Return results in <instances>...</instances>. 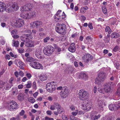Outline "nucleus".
Masks as SVG:
<instances>
[{
	"instance_id": "1",
	"label": "nucleus",
	"mask_w": 120,
	"mask_h": 120,
	"mask_svg": "<svg viewBox=\"0 0 120 120\" xmlns=\"http://www.w3.org/2000/svg\"><path fill=\"white\" fill-rule=\"evenodd\" d=\"M36 14V12L35 11L32 10L30 11L29 13L22 12L20 14V16L22 18L26 19H29L32 17L35 16Z\"/></svg>"
},
{
	"instance_id": "2",
	"label": "nucleus",
	"mask_w": 120,
	"mask_h": 120,
	"mask_svg": "<svg viewBox=\"0 0 120 120\" xmlns=\"http://www.w3.org/2000/svg\"><path fill=\"white\" fill-rule=\"evenodd\" d=\"M19 8L18 4L14 3L8 5L7 7H6L5 11L8 12H11L18 10Z\"/></svg>"
},
{
	"instance_id": "3",
	"label": "nucleus",
	"mask_w": 120,
	"mask_h": 120,
	"mask_svg": "<svg viewBox=\"0 0 120 120\" xmlns=\"http://www.w3.org/2000/svg\"><path fill=\"white\" fill-rule=\"evenodd\" d=\"M56 31L59 33L63 34L66 31V26L64 24L57 23L56 26Z\"/></svg>"
},
{
	"instance_id": "4",
	"label": "nucleus",
	"mask_w": 120,
	"mask_h": 120,
	"mask_svg": "<svg viewBox=\"0 0 120 120\" xmlns=\"http://www.w3.org/2000/svg\"><path fill=\"white\" fill-rule=\"evenodd\" d=\"M55 49L52 46L49 45L44 47L43 49V52L44 54L48 56L51 55L54 52Z\"/></svg>"
},
{
	"instance_id": "5",
	"label": "nucleus",
	"mask_w": 120,
	"mask_h": 120,
	"mask_svg": "<svg viewBox=\"0 0 120 120\" xmlns=\"http://www.w3.org/2000/svg\"><path fill=\"white\" fill-rule=\"evenodd\" d=\"M88 92L84 89H81L79 91L78 94L80 99L84 101L88 97Z\"/></svg>"
},
{
	"instance_id": "6",
	"label": "nucleus",
	"mask_w": 120,
	"mask_h": 120,
	"mask_svg": "<svg viewBox=\"0 0 120 120\" xmlns=\"http://www.w3.org/2000/svg\"><path fill=\"white\" fill-rule=\"evenodd\" d=\"M56 84L54 82H51L47 83L46 86V89L47 91L50 93L53 92L56 89Z\"/></svg>"
},
{
	"instance_id": "7",
	"label": "nucleus",
	"mask_w": 120,
	"mask_h": 120,
	"mask_svg": "<svg viewBox=\"0 0 120 120\" xmlns=\"http://www.w3.org/2000/svg\"><path fill=\"white\" fill-rule=\"evenodd\" d=\"M17 104L14 101H12L9 102L7 104L6 107L10 110H12L16 109L17 106Z\"/></svg>"
},
{
	"instance_id": "8",
	"label": "nucleus",
	"mask_w": 120,
	"mask_h": 120,
	"mask_svg": "<svg viewBox=\"0 0 120 120\" xmlns=\"http://www.w3.org/2000/svg\"><path fill=\"white\" fill-rule=\"evenodd\" d=\"M97 105L99 111L101 112L103 110L104 106H105L107 104L103 101L98 100L97 102Z\"/></svg>"
},
{
	"instance_id": "9",
	"label": "nucleus",
	"mask_w": 120,
	"mask_h": 120,
	"mask_svg": "<svg viewBox=\"0 0 120 120\" xmlns=\"http://www.w3.org/2000/svg\"><path fill=\"white\" fill-rule=\"evenodd\" d=\"M106 74L104 72H102L99 74L98 77L95 80L96 84H100L101 80L103 81L106 78Z\"/></svg>"
},
{
	"instance_id": "10",
	"label": "nucleus",
	"mask_w": 120,
	"mask_h": 120,
	"mask_svg": "<svg viewBox=\"0 0 120 120\" xmlns=\"http://www.w3.org/2000/svg\"><path fill=\"white\" fill-rule=\"evenodd\" d=\"M30 66L33 68L37 69H43V67L42 64L38 62H34L30 64Z\"/></svg>"
},
{
	"instance_id": "11",
	"label": "nucleus",
	"mask_w": 120,
	"mask_h": 120,
	"mask_svg": "<svg viewBox=\"0 0 120 120\" xmlns=\"http://www.w3.org/2000/svg\"><path fill=\"white\" fill-rule=\"evenodd\" d=\"M69 93V90L67 88H63L60 93L61 97L63 98H66L68 96Z\"/></svg>"
},
{
	"instance_id": "12",
	"label": "nucleus",
	"mask_w": 120,
	"mask_h": 120,
	"mask_svg": "<svg viewBox=\"0 0 120 120\" xmlns=\"http://www.w3.org/2000/svg\"><path fill=\"white\" fill-rule=\"evenodd\" d=\"M89 102V101H87L86 103H84L82 105V108L83 110L87 111L90 110L92 106Z\"/></svg>"
},
{
	"instance_id": "13",
	"label": "nucleus",
	"mask_w": 120,
	"mask_h": 120,
	"mask_svg": "<svg viewBox=\"0 0 120 120\" xmlns=\"http://www.w3.org/2000/svg\"><path fill=\"white\" fill-rule=\"evenodd\" d=\"M24 22L23 20L21 19H17L14 23V25L18 27L22 26L24 24Z\"/></svg>"
},
{
	"instance_id": "14",
	"label": "nucleus",
	"mask_w": 120,
	"mask_h": 120,
	"mask_svg": "<svg viewBox=\"0 0 120 120\" xmlns=\"http://www.w3.org/2000/svg\"><path fill=\"white\" fill-rule=\"evenodd\" d=\"M98 112L97 111H93L91 113V120H96L99 118L101 115L100 114L97 115Z\"/></svg>"
},
{
	"instance_id": "15",
	"label": "nucleus",
	"mask_w": 120,
	"mask_h": 120,
	"mask_svg": "<svg viewBox=\"0 0 120 120\" xmlns=\"http://www.w3.org/2000/svg\"><path fill=\"white\" fill-rule=\"evenodd\" d=\"M35 55L39 59H42L43 58V56L42 55L41 50L40 49H37L35 52Z\"/></svg>"
},
{
	"instance_id": "16",
	"label": "nucleus",
	"mask_w": 120,
	"mask_h": 120,
	"mask_svg": "<svg viewBox=\"0 0 120 120\" xmlns=\"http://www.w3.org/2000/svg\"><path fill=\"white\" fill-rule=\"evenodd\" d=\"M111 82L107 83L105 84L104 86V90L107 93H109L111 91L110 86Z\"/></svg>"
},
{
	"instance_id": "17",
	"label": "nucleus",
	"mask_w": 120,
	"mask_h": 120,
	"mask_svg": "<svg viewBox=\"0 0 120 120\" xmlns=\"http://www.w3.org/2000/svg\"><path fill=\"white\" fill-rule=\"evenodd\" d=\"M92 56L90 55L86 54L83 56L82 58L84 61L86 62H88L92 59Z\"/></svg>"
},
{
	"instance_id": "18",
	"label": "nucleus",
	"mask_w": 120,
	"mask_h": 120,
	"mask_svg": "<svg viewBox=\"0 0 120 120\" xmlns=\"http://www.w3.org/2000/svg\"><path fill=\"white\" fill-rule=\"evenodd\" d=\"M54 104L56 106H57V111L59 112V114H60L64 112L63 108L61 107L60 105L58 103L55 102Z\"/></svg>"
},
{
	"instance_id": "19",
	"label": "nucleus",
	"mask_w": 120,
	"mask_h": 120,
	"mask_svg": "<svg viewBox=\"0 0 120 120\" xmlns=\"http://www.w3.org/2000/svg\"><path fill=\"white\" fill-rule=\"evenodd\" d=\"M41 22L40 21H36L34 22L33 23H31V25H32L33 27H36L37 28L40 25H41Z\"/></svg>"
},
{
	"instance_id": "20",
	"label": "nucleus",
	"mask_w": 120,
	"mask_h": 120,
	"mask_svg": "<svg viewBox=\"0 0 120 120\" xmlns=\"http://www.w3.org/2000/svg\"><path fill=\"white\" fill-rule=\"evenodd\" d=\"M12 86L9 84L8 82L5 83L3 87L4 90H8L10 89Z\"/></svg>"
},
{
	"instance_id": "21",
	"label": "nucleus",
	"mask_w": 120,
	"mask_h": 120,
	"mask_svg": "<svg viewBox=\"0 0 120 120\" xmlns=\"http://www.w3.org/2000/svg\"><path fill=\"white\" fill-rule=\"evenodd\" d=\"M39 77L41 81H43L47 79V77L46 74L42 73L40 75Z\"/></svg>"
},
{
	"instance_id": "22",
	"label": "nucleus",
	"mask_w": 120,
	"mask_h": 120,
	"mask_svg": "<svg viewBox=\"0 0 120 120\" xmlns=\"http://www.w3.org/2000/svg\"><path fill=\"white\" fill-rule=\"evenodd\" d=\"M6 7L5 4L2 2L0 1V11L3 12L5 10Z\"/></svg>"
},
{
	"instance_id": "23",
	"label": "nucleus",
	"mask_w": 120,
	"mask_h": 120,
	"mask_svg": "<svg viewBox=\"0 0 120 120\" xmlns=\"http://www.w3.org/2000/svg\"><path fill=\"white\" fill-rule=\"evenodd\" d=\"M75 44L73 43H72L71 46L68 48L70 52H74L75 50Z\"/></svg>"
},
{
	"instance_id": "24",
	"label": "nucleus",
	"mask_w": 120,
	"mask_h": 120,
	"mask_svg": "<svg viewBox=\"0 0 120 120\" xmlns=\"http://www.w3.org/2000/svg\"><path fill=\"white\" fill-rule=\"evenodd\" d=\"M25 44L26 46L28 47H33L34 46L33 42L31 41L26 42Z\"/></svg>"
},
{
	"instance_id": "25",
	"label": "nucleus",
	"mask_w": 120,
	"mask_h": 120,
	"mask_svg": "<svg viewBox=\"0 0 120 120\" xmlns=\"http://www.w3.org/2000/svg\"><path fill=\"white\" fill-rule=\"evenodd\" d=\"M79 78H82L85 79H86L88 78L87 75L85 73L81 72L79 74Z\"/></svg>"
},
{
	"instance_id": "26",
	"label": "nucleus",
	"mask_w": 120,
	"mask_h": 120,
	"mask_svg": "<svg viewBox=\"0 0 120 120\" xmlns=\"http://www.w3.org/2000/svg\"><path fill=\"white\" fill-rule=\"evenodd\" d=\"M12 45L13 46L17 47L19 45V42L18 41H15L14 40L12 41Z\"/></svg>"
},
{
	"instance_id": "27",
	"label": "nucleus",
	"mask_w": 120,
	"mask_h": 120,
	"mask_svg": "<svg viewBox=\"0 0 120 120\" xmlns=\"http://www.w3.org/2000/svg\"><path fill=\"white\" fill-rule=\"evenodd\" d=\"M35 60V59L31 56H29L27 57L25 60L26 62H30Z\"/></svg>"
},
{
	"instance_id": "28",
	"label": "nucleus",
	"mask_w": 120,
	"mask_h": 120,
	"mask_svg": "<svg viewBox=\"0 0 120 120\" xmlns=\"http://www.w3.org/2000/svg\"><path fill=\"white\" fill-rule=\"evenodd\" d=\"M120 35L119 34L116 32L112 33L111 35V37L112 38H118L119 37Z\"/></svg>"
},
{
	"instance_id": "29",
	"label": "nucleus",
	"mask_w": 120,
	"mask_h": 120,
	"mask_svg": "<svg viewBox=\"0 0 120 120\" xmlns=\"http://www.w3.org/2000/svg\"><path fill=\"white\" fill-rule=\"evenodd\" d=\"M109 110H111L112 111L113 110H116V108L115 107V105L111 104L109 106Z\"/></svg>"
},
{
	"instance_id": "30",
	"label": "nucleus",
	"mask_w": 120,
	"mask_h": 120,
	"mask_svg": "<svg viewBox=\"0 0 120 120\" xmlns=\"http://www.w3.org/2000/svg\"><path fill=\"white\" fill-rule=\"evenodd\" d=\"M118 88L116 92V94L119 96H120V83H118L117 85Z\"/></svg>"
},
{
	"instance_id": "31",
	"label": "nucleus",
	"mask_w": 120,
	"mask_h": 120,
	"mask_svg": "<svg viewBox=\"0 0 120 120\" xmlns=\"http://www.w3.org/2000/svg\"><path fill=\"white\" fill-rule=\"evenodd\" d=\"M28 9L27 8L26 4L25 5H24L21 8V10L22 11H28Z\"/></svg>"
},
{
	"instance_id": "32",
	"label": "nucleus",
	"mask_w": 120,
	"mask_h": 120,
	"mask_svg": "<svg viewBox=\"0 0 120 120\" xmlns=\"http://www.w3.org/2000/svg\"><path fill=\"white\" fill-rule=\"evenodd\" d=\"M27 8L28 9V10L29 11L33 7V4L31 3H28L26 4Z\"/></svg>"
},
{
	"instance_id": "33",
	"label": "nucleus",
	"mask_w": 120,
	"mask_h": 120,
	"mask_svg": "<svg viewBox=\"0 0 120 120\" xmlns=\"http://www.w3.org/2000/svg\"><path fill=\"white\" fill-rule=\"evenodd\" d=\"M26 35V34H23L21 37V41H27Z\"/></svg>"
},
{
	"instance_id": "34",
	"label": "nucleus",
	"mask_w": 120,
	"mask_h": 120,
	"mask_svg": "<svg viewBox=\"0 0 120 120\" xmlns=\"http://www.w3.org/2000/svg\"><path fill=\"white\" fill-rule=\"evenodd\" d=\"M26 36L27 41L30 40L33 38V37L31 34H26Z\"/></svg>"
},
{
	"instance_id": "35",
	"label": "nucleus",
	"mask_w": 120,
	"mask_h": 120,
	"mask_svg": "<svg viewBox=\"0 0 120 120\" xmlns=\"http://www.w3.org/2000/svg\"><path fill=\"white\" fill-rule=\"evenodd\" d=\"M113 50L115 52L118 51L120 52V47L118 46H116L113 48Z\"/></svg>"
},
{
	"instance_id": "36",
	"label": "nucleus",
	"mask_w": 120,
	"mask_h": 120,
	"mask_svg": "<svg viewBox=\"0 0 120 120\" xmlns=\"http://www.w3.org/2000/svg\"><path fill=\"white\" fill-rule=\"evenodd\" d=\"M60 15L56 14L54 16V19H56V21H58L60 19Z\"/></svg>"
},
{
	"instance_id": "37",
	"label": "nucleus",
	"mask_w": 120,
	"mask_h": 120,
	"mask_svg": "<svg viewBox=\"0 0 120 120\" xmlns=\"http://www.w3.org/2000/svg\"><path fill=\"white\" fill-rule=\"evenodd\" d=\"M18 99L20 101H22L23 99V97L22 94L20 93L19 94L18 96Z\"/></svg>"
},
{
	"instance_id": "38",
	"label": "nucleus",
	"mask_w": 120,
	"mask_h": 120,
	"mask_svg": "<svg viewBox=\"0 0 120 120\" xmlns=\"http://www.w3.org/2000/svg\"><path fill=\"white\" fill-rule=\"evenodd\" d=\"M18 90L16 87L15 89L12 91V94L13 95H14L15 96L16 95L18 94Z\"/></svg>"
},
{
	"instance_id": "39",
	"label": "nucleus",
	"mask_w": 120,
	"mask_h": 120,
	"mask_svg": "<svg viewBox=\"0 0 120 120\" xmlns=\"http://www.w3.org/2000/svg\"><path fill=\"white\" fill-rule=\"evenodd\" d=\"M105 31L108 32L109 34H110L111 32V29L109 26H106L105 29Z\"/></svg>"
},
{
	"instance_id": "40",
	"label": "nucleus",
	"mask_w": 120,
	"mask_h": 120,
	"mask_svg": "<svg viewBox=\"0 0 120 120\" xmlns=\"http://www.w3.org/2000/svg\"><path fill=\"white\" fill-rule=\"evenodd\" d=\"M32 84L30 81H28L27 82V84L26 85V87L28 88H30L31 87Z\"/></svg>"
},
{
	"instance_id": "41",
	"label": "nucleus",
	"mask_w": 120,
	"mask_h": 120,
	"mask_svg": "<svg viewBox=\"0 0 120 120\" xmlns=\"http://www.w3.org/2000/svg\"><path fill=\"white\" fill-rule=\"evenodd\" d=\"M102 9L105 14H106L107 13V11L105 6H102Z\"/></svg>"
},
{
	"instance_id": "42",
	"label": "nucleus",
	"mask_w": 120,
	"mask_h": 120,
	"mask_svg": "<svg viewBox=\"0 0 120 120\" xmlns=\"http://www.w3.org/2000/svg\"><path fill=\"white\" fill-rule=\"evenodd\" d=\"M69 106L70 108L71 111H73L75 110V108L74 105H70Z\"/></svg>"
},
{
	"instance_id": "43",
	"label": "nucleus",
	"mask_w": 120,
	"mask_h": 120,
	"mask_svg": "<svg viewBox=\"0 0 120 120\" xmlns=\"http://www.w3.org/2000/svg\"><path fill=\"white\" fill-rule=\"evenodd\" d=\"M14 80V78L13 77H11L9 79L8 83L10 84L12 86H13V85L12 82Z\"/></svg>"
},
{
	"instance_id": "44",
	"label": "nucleus",
	"mask_w": 120,
	"mask_h": 120,
	"mask_svg": "<svg viewBox=\"0 0 120 120\" xmlns=\"http://www.w3.org/2000/svg\"><path fill=\"white\" fill-rule=\"evenodd\" d=\"M115 105L116 106H115L116 108V109H117L118 108H120V102H117Z\"/></svg>"
},
{
	"instance_id": "45",
	"label": "nucleus",
	"mask_w": 120,
	"mask_h": 120,
	"mask_svg": "<svg viewBox=\"0 0 120 120\" xmlns=\"http://www.w3.org/2000/svg\"><path fill=\"white\" fill-rule=\"evenodd\" d=\"M57 106H56L54 104V105H51L50 109L52 110H54L55 109V107H57Z\"/></svg>"
},
{
	"instance_id": "46",
	"label": "nucleus",
	"mask_w": 120,
	"mask_h": 120,
	"mask_svg": "<svg viewBox=\"0 0 120 120\" xmlns=\"http://www.w3.org/2000/svg\"><path fill=\"white\" fill-rule=\"evenodd\" d=\"M5 82L1 81H0V89L2 88L4 85Z\"/></svg>"
},
{
	"instance_id": "47",
	"label": "nucleus",
	"mask_w": 120,
	"mask_h": 120,
	"mask_svg": "<svg viewBox=\"0 0 120 120\" xmlns=\"http://www.w3.org/2000/svg\"><path fill=\"white\" fill-rule=\"evenodd\" d=\"M17 31L15 29L13 30L11 32V34L12 35H14V34H17Z\"/></svg>"
},
{
	"instance_id": "48",
	"label": "nucleus",
	"mask_w": 120,
	"mask_h": 120,
	"mask_svg": "<svg viewBox=\"0 0 120 120\" xmlns=\"http://www.w3.org/2000/svg\"><path fill=\"white\" fill-rule=\"evenodd\" d=\"M86 40L88 43H90V41H91V37L88 36L86 38Z\"/></svg>"
},
{
	"instance_id": "49",
	"label": "nucleus",
	"mask_w": 120,
	"mask_h": 120,
	"mask_svg": "<svg viewBox=\"0 0 120 120\" xmlns=\"http://www.w3.org/2000/svg\"><path fill=\"white\" fill-rule=\"evenodd\" d=\"M77 110H76L75 112H71V114L74 116H76L77 114Z\"/></svg>"
},
{
	"instance_id": "50",
	"label": "nucleus",
	"mask_w": 120,
	"mask_h": 120,
	"mask_svg": "<svg viewBox=\"0 0 120 120\" xmlns=\"http://www.w3.org/2000/svg\"><path fill=\"white\" fill-rule=\"evenodd\" d=\"M29 101L32 103H34L35 102L34 99L33 98H30L29 99Z\"/></svg>"
},
{
	"instance_id": "51",
	"label": "nucleus",
	"mask_w": 120,
	"mask_h": 120,
	"mask_svg": "<svg viewBox=\"0 0 120 120\" xmlns=\"http://www.w3.org/2000/svg\"><path fill=\"white\" fill-rule=\"evenodd\" d=\"M80 18L82 22H83V21H84L86 19V18L83 15H82L81 16Z\"/></svg>"
},
{
	"instance_id": "52",
	"label": "nucleus",
	"mask_w": 120,
	"mask_h": 120,
	"mask_svg": "<svg viewBox=\"0 0 120 120\" xmlns=\"http://www.w3.org/2000/svg\"><path fill=\"white\" fill-rule=\"evenodd\" d=\"M88 27L90 29L92 30L93 29V27L92 26V23L90 22L88 24Z\"/></svg>"
},
{
	"instance_id": "53",
	"label": "nucleus",
	"mask_w": 120,
	"mask_h": 120,
	"mask_svg": "<svg viewBox=\"0 0 120 120\" xmlns=\"http://www.w3.org/2000/svg\"><path fill=\"white\" fill-rule=\"evenodd\" d=\"M50 38L49 37H47L45 38L44 40V41L45 43H46L48 42V41L49 40Z\"/></svg>"
},
{
	"instance_id": "54",
	"label": "nucleus",
	"mask_w": 120,
	"mask_h": 120,
	"mask_svg": "<svg viewBox=\"0 0 120 120\" xmlns=\"http://www.w3.org/2000/svg\"><path fill=\"white\" fill-rule=\"evenodd\" d=\"M60 19H64L66 17L65 15V14L64 12H63V14L61 15H60Z\"/></svg>"
},
{
	"instance_id": "55",
	"label": "nucleus",
	"mask_w": 120,
	"mask_h": 120,
	"mask_svg": "<svg viewBox=\"0 0 120 120\" xmlns=\"http://www.w3.org/2000/svg\"><path fill=\"white\" fill-rule=\"evenodd\" d=\"M115 66L117 69H118L120 66V65L119 63L118 62H116V65Z\"/></svg>"
},
{
	"instance_id": "56",
	"label": "nucleus",
	"mask_w": 120,
	"mask_h": 120,
	"mask_svg": "<svg viewBox=\"0 0 120 120\" xmlns=\"http://www.w3.org/2000/svg\"><path fill=\"white\" fill-rule=\"evenodd\" d=\"M10 54L11 56L12 57H14V58H16L17 56V55H14L12 52H10Z\"/></svg>"
},
{
	"instance_id": "57",
	"label": "nucleus",
	"mask_w": 120,
	"mask_h": 120,
	"mask_svg": "<svg viewBox=\"0 0 120 120\" xmlns=\"http://www.w3.org/2000/svg\"><path fill=\"white\" fill-rule=\"evenodd\" d=\"M46 113L48 115L50 116L51 115L52 113L51 111L50 110L47 111Z\"/></svg>"
},
{
	"instance_id": "58",
	"label": "nucleus",
	"mask_w": 120,
	"mask_h": 120,
	"mask_svg": "<svg viewBox=\"0 0 120 120\" xmlns=\"http://www.w3.org/2000/svg\"><path fill=\"white\" fill-rule=\"evenodd\" d=\"M45 120H54V119L53 118H50L46 116L45 117Z\"/></svg>"
},
{
	"instance_id": "59",
	"label": "nucleus",
	"mask_w": 120,
	"mask_h": 120,
	"mask_svg": "<svg viewBox=\"0 0 120 120\" xmlns=\"http://www.w3.org/2000/svg\"><path fill=\"white\" fill-rule=\"evenodd\" d=\"M98 90L100 93H103L104 91L101 88H100V86H99L98 88Z\"/></svg>"
},
{
	"instance_id": "60",
	"label": "nucleus",
	"mask_w": 120,
	"mask_h": 120,
	"mask_svg": "<svg viewBox=\"0 0 120 120\" xmlns=\"http://www.w3.org/2000/svg\"><path fill=\"white\" fill-rule=\"evenodd\" d=\"M104 40L106 42H108L109 41L110 39L109 38L105 37L104 39Z\"/></svg>"
},
{
	"instance_id": "61",
	"label": "nucleus",
	"mask_w": 120,
	"mask_h": 120,
	"mask_svg": "<svg viewBox=\"0 0 120 120\" xmlns=\"http://www.w3.org/2000/svg\"><path fill=\"white\" fill-rule=\"evenodd\" d=\"M5 58L7 60H9L10 59V56L8 54H6L5 56Z\"/></svg>"
},
{
	"instance_id": "62",
	"label": "nucleus",
	"mask_w": 120,
	"mask_h": 120,
	"mask_svg": "<svg viewBox=\"0 0 120 120\" xmlns=\"http://www.w3.org/2000/svg\"><path fill=\"white\" fill-rule=\"evenodd\" d=\"M32 86L33 88L35 89H36V85L35 82H33Z\"/></svg>"
},
{
	"instance_id": "63",
	"label": "nucleus",
	"mask_w": 120,
	"mask_h": 120,
	"mask_svg": "<svg viewBox=\"0 0 120 120\" xmlns=\"http://www.w3.org/2000/svg\"><path fill=\"white\" fill-rule=\"evenodd\" d=\"M26 75L27 77L29 79H30L31 77V74L29 73H27L26 74Z\"/></svg>"
},
{
	"instance_id": "64",
	"label": "nucleus",
	"mask_w": 120,
	"mask_h": 120,
	"mask_svg": "<svg viewBox=\"0 0 120 120\" xmlns=\"http://www.w3.org/2000/svg\"><path fill=\"white\" fill-rule=\"evenodd\" d=\"M62 118L64 120H68V118L67 116H62Z\"/></svg>"
}]
</instances>
